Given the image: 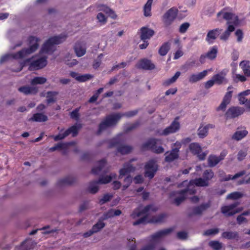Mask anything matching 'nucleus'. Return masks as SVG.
Instances as JSON below:
<instances>
[{
    "label": "nucleus",
    "mask_w": 250,
    "mask_h": 250,
    "mask_svg": "<svg viewBox=\"0 0 250 250\" xmlns=\"http://www.w3.org/2000/svg\"><path fill=\"white\" fill-rule=\"evenodd\" d=\"M231 97H232V91H228L226 93V95H225L222 102H223L224 103H225L227 104H229L230 102Z\"/></svg>",
    "instance_id": "nucleus-45"
},
{
    "label": "nucleus",
    "mask_w": 250,
    "mask_h": 250,
    "mask_svg": "<svg viewBox=\"0 0 250 250\" xmlns=\"http://www.w3.org/2000/svg\"><path fill=\"white\" fill-rule=\"evenodd\" d=\"M177 236L179 238L184 239L187 238V234L185 232H180L178 233Z\"/></svg>",
    "instance_id": "nucleus-60"
},
{
    "label": "nucleus",
    "mask_w": 250,
    "mask_h": 250,
    "mask_svg": "<svg viewBox=\"0 0 250 250\" xmlns=\"http://www.w3.org/2000/svg\"><path fill=\"white\" fill-rule=\"evenodd\" d=\"M248 213L246 212L243 213L242 214L239 215L237 219V222L239 224H242L247 222L246 219L245 218L244 216L248 215Z\"/></svg>",
    "instance_id": "nucleus-49"
},
{
    "label": "nucleus",
    "mask_w": 250,
    "mask_h": 250,
    "mask_svg": "<svg viewBox=\"0 0 250 250\" xmlns=\"http://www.w3.org/2000/svg\"><path fill=\"white\" fill-rule=\"evenodd\" d=\"M154 34V30L147 26L143 27L140 29V36L142 40L149 39Z\"/></svg>",
    "instance_id": "nucleus-13"
},
{
    "label": "nucleus",
    "mask_w": 250,
    "mask_h": 250,
    "mask_svg": "<svg viewBox=\"0 0 250 250\" xmlns=\"http://www.w3.org/2000/svg\"><path fill=\"white\" fill-rule=\"evenodd\" d=\"M228 72V70L224 69L219 73L214 75L213 78L215 81V83L217 84L227 83L228 80L226 78V75Z\"/></svg>",
    "instance_id": "nucleus-10"
},
{
    "label": "nucleus",
    "mask_w": 250,
    "mask_h": 250,
    "mask_svg": "<svg viewBox=\"0 0 250 250\" xmlns=\"http://www.w3.org/2000/svg\"><path fill=\"white\" fill-rule=\"evenodd\" d=\"M103 91V88H100L97 93H96L95 95H94L89 100L90 102H93L95 101L98 97V94H99L100 93H101Z\"/></svg>",
    "instance_id": "nucleus-56"
},
{
    "label": "nucleus",
    "mask_w": 250,
    "mask_h": 250,
    "mask_svg": "<svg viewBox=\"0 0 250 250\" xmlns=\"http://www.w3.org/2000/svg\"><path fill=\"white\" fill-rule=\"evenodd\" d=\"M138 66L146 69H152L154 68V65L150 61L147 60H143L139 62Z\"/></svg>",
    "instance_id": "nucleus-27"
},
{
    "label": "nucleus",
    "mask_w": 250,
    "mask_h": 250,
    "mask_svg": "<svg viewBox=\"0 0 250 250\" xmlns=\"http://www.w3.org/2000/svg\"><path fill=\"white\" fill-rule=\"evenodd\" d=\"M72 58V55L70 54H68L64 58L65 63L69 66H73L77 64V60Z\"/></svg>",
    "instance_id": "nucleus-32"
},
{
    "label": "nucleus",
    "mask_w": 250,
    "mask_h": 250,
    "mask_svg": "<svg viewBox=\"0 0 250 250\" xmlns=\"http://www.w3.org/2000/svg\"><path fill=\"white\" fill-rule=\"evenodd\" d=\"M177 91L176 88H172L168 89L166 92V95H169L170 94H174Z\"/></svg>",
    "instance_id": "nucleus-59"
},
{
    "label": "nucleus",
    "mask_w": 250,
    "mask_h": 250,
    "mask_svg": "<svg viewBox=\"0 0 250 250\" xmlns=\"http://www.w3.org/2000/svg\"><path fill=\"white\" fill-rule=\"evenodd\" d=\"M180 128V125L177 121H174L171 125L168 127L164 129L161 134L167 135L170 133H173L178 131Z\"/></svg>",
    "instance_id": "nucleus-18"
},
{
    "label": "nucleus",
    "mask_w": 250,
    "mask_h": 250,
    "mask_svg": "<svg viewBox=\"0 0 250 250\" xmlns=\"http://www.w3.org/2000/svg\"><path fill=\"white\" fill-rule=\"evenodd\" d=\"M178 9L176 7H172L168 10L163 16L162 21L165 26H169L176 17Z\"/></svg>",
    "instance_id": "nucleus-5"
},
{
    "label": "nucleus",
    "mask_w": 250,
    "mask_h": 250,
    "mask_svg": "<svg viewBox=\"0 0 250 250\" xmlns=\"http://www.w3.org/2000/svg\"><path fill=\"white\" fill-rule=\"evenodd\" d=\"M249 95H250V89H247L240 93L237 96L239 103L241 104H244L246 101L248 100L246 99L245 97Z\"/></svg>",
    "instance_id": "nucleus-30"
},
{
    "label": "nucleus",
    "mask_w": 250,
    "mask_h": 250,
    "mask_svg": "<svg viewBox=\"0 0 250 250\" xmlns=\"http://www.w3.org/2000/svg\"><path fill=\"white\" fill-rule=\"evenodd\" d=\"M132 170V168L127 166L126 167H124L120 171L119 178L122 179L124 176H127L126 178L124 180V183L123 186L124 189L127 188L131 181L130 178L128 176V173Z\"/></svg>",
    "instance_id": "nucleus-8"
},
{
    "label": "nucleus",
    "mask_w": 250,
    "mask_h": 250,
    "mask_svg": "<svg viewBox=\"0 0 250 250\" xmlns=\"http://www.w3.org/2000/svg\"><path fill=\"white\" fill-rule=\"evenodd\" d=\"M180 75V72L179 71L177 72L172 78L166 81L164 83V84L166 85H169L173 83L176 81Z\"/></svg>",
    "instance_id": "nucleus-40"
},
{
    "label": "nucleus",
    "mask_w": 250,
    "mask_h": 250,
    "mask_svg": "<svg viewBox=\"0 0 250 250\" xmlns=\"http://www.w3.org/2000/svg\"><path fill=\"white\" fill-rule=\"evenodd\" d=\"M217 18L219 21L225 19L229 24L227 29L220 36L221 40L226 41L229 38L230 33L234 30L235 27L233 25H236L239 23L238 17L231 12L223 10L217 14Z\"/></svg>",
    "instance_id": "nucleus-3"
},
{
    "label": "nucleus",
    "mask_w": 250,
    "mask_h": 250,
    "mask_svg": "<svg viewBox=\"0 0 250 250\" xmlns=\"http://www.w3.org/2000/svg\"><path fill=\"white\" fill-rule=\"evenodd\" d=\"M46 81V79L44 77H35L31 81V84L35 85L37 84H41L45 83Z\"/></svg>",
    "instance_id": "nucleus-39"
},
{
    "label": "nucleus",
    "mask_w": 250,
    "mask_h": 250,
    "mask_svg": "<svg viewBox=\"0 0 250 250\" xmlns=\"http://www.w3.org/2000/svg\"><path fill=\"white\" fill-rule=\"evenodd\" d=\"M135 183H140L142 182V177L141 176H138L134 178Z\"/></svg>",
    "instance_id": "nucleus-64"
},
{
    "label": "nucleus",
    "mask_w": 250,
    "mask_h": 250,
    "mask_svg": "<svg viewBox=\"0 0 250 250\" xmlns=\"http://www.w3.org/2000/svg\"><path fill=\"white\" fill-rule=\"evenodd\" d=\"M189 27V24L188 22H185L182 24L179 27V32L181 33H184Z\"/></svg>",
    "instance_id": "nucleus-48"
},
{
    "label": "nucleus",
    "mask_w": 250,
    "mask_h": 250,
    "mask_svg": "<svg viewBox=\"0 0 250 250\" xmlns=\"http://www.w3.org/2000/svg\"><path fill=\"white\" fill-rule=\"evenodd\" d=\"M227 151L226 150H223L220 156L217 157L214 155H210L208 159V165L210 167H213L217 164L221 160H223L224 157L226 156Z\"/></svg>",
    "instance_id": "nucleus-16"
},
{
    "label": "nucleus",
    "mask_w": 250,
    "mask_h": 250,
    "mask_svg": "<svg viewBox=\"0 0 250 250\" xmlns=\"http://www.w3.org/2000/svg\"><path fill=\"white\" fill-rule=\"evenodd\" d=\"M244 174V173L241 172L238 173L236 174L233 177H231V176L229 175L228 178H226V180H229V179H234L235 180L237 178H239L240 179L238 180L237 182L238 184H242L244 183H249L250 184V177L249 178H247L246 180H242L241 176H242Z\"/></svg>",
    "instance_id": "nucleus-25"
},
{
    "label": "nucleus",
    "mask_w": 250,
    "mask_h": 250,
    "mask_svg": "<svg viewBox=\"0 0 250 250\" xmlns=\"http://www.w3.org/2000/svg\"><path fill=\"white\" fill-rule=\"evenodd\" d=\"M244 74L248 77H250V62L248 61H243L239 64Z\"/></svg>",
    "instance_id": "nucleus-26"
},
{
    "label": "nucleus",
    "mask_w": 250,
    "mask_h": 250,
    "mask_svg": "<svg viewBox=\"0 0 250 250\" xmlns=\"http://www.w3.org/2000/svg\"><path fill=\"white\" fill-rule=\"evenodd\" d=\"M247 153L246 151H240L238 154V159L240 160H243L246 156Z\"/></svg>",
    "instance_id": "nucleus-58"
},
{
    "label": "nucleus",
    "mask_w": 250,
    "mask_h": 250,
    "mask_svg": "<svg viewBox=\"0 0 250 250\" xmlns=\"http://www.w3.org/2000/svg\"><path fill=\"white\" fill-rule=\"evenodd\" d=\"M78 129L77 126H73L63 132L60 133L58 135L54 136V139L55 141H58L63 139L65 137L70 134H71L73 136H74L77 134Z\"/></svg>",
    "instance_id": "nucleus-11"
},
{
    "label": "nucleus",
    "mask_w": 250,
    "mask_h": 250,
    "mask_svg": "<svg viewBox=\"0 0 250 250\" xmlns=\"http://www.w3.org/2000/svg\"><path fill=\"white\" fill-rule=\"evenodd\" d=\"M215 83V81H214L213 78L212 77V78L211 80H209L207 81L205 83V87L206 88L208 89V88H209L211 87H212Z\"/></svg>",
    "instance_id": "nucleus-52"
},
{
    "label": "nucleus",
    "mask_w": 250,
    "mask_h": 250,
    "mask_svg": "<svg viewBox=\"0 0 250 250\" xmlns=\"http://www.w3.org/2000/svg\"><path fill=\"white\" fill-rule=\"evenodd\" d=\"M235 35L236 37L237 42H241L243 41L244 38V33L241 29H237L235 32Z\"/></svg>",
    "instance_id": "nucleus-44"
},
{
    "label": "nucleus",
    "mask_w": 250,
    "mask_h": 250,
    "mask_svg": "<svg viewBox=\"0 0 250 250\" xmlns=\"http://www.w3.org/2000/svg\"><path fill=\"white\" fill-rule=\"evenodd\" d=\"M183 55V51L179 49L174 53V59L175 60H177V59H179L180 57H181V56H182Z\"/></svg>",
    "instance_id": "nucleus-57"
},
{
    "label": "nucleus",
    "mask_w": 250,
    "mask_h": 250,
    "mask_svg": "<svg viewBox=\"0 0 250 250\" xmlns=\"http://www.w3.org/2000/svg\"><path fill=\"white\" fill-rule=\"evenodd\" d=\"M217 52V47L215 46H214L210 48V49L208 51L206 55H202L201 57V59H202L205 58H207L209 60H213L216 57Z\"/></svg>",
    "instance_id": "nucleus-22"
},
{
    "label": "nucleus",
    "mask_w": 250,
    "mask_h": 250,
    "mask_svg": "<svg viewBox=\"0 0 250 250\" xmlns=\"http://www.w3.org/2000/svg\"><path fill=\"white\" fill-rule=\"evenodd\" d=\"M218 232V230L216 229H213L207 230L205 232V234L206 235H212L215 234Z\"/></svg>",
    "instance_id": "nucleus-61"
},
{
    "label": "nucleus",
    "mask_w": 250,
    "mask_h": 250,
    "mask_svg": "<svg viewBox=\"0 0 250 250\" xmlns=\"http://www.w3.org/2000/svg\"><path fill=\"white\" fill-rule=\"evenodd\" d=\"M98 183H93L90 184L88 190L92 193H96L98 190Z\"/></svg>",
    "instance_id": "nucleus-46"
},
{
    "label": "nucleus",
    "mask_w": 250,
    "mask_h": 250,
    "mask_svg": "<svg viewBox=\"0 0 250 250\" xmlns=\"http://www.w3.org/2000/svg\"><path fill=\"white\" fill-rule=\"evenodd\" d=\"M212 71L211 69L205 70L197 74H193L189 77V81L191 83L197 82L204 78L209 72Z\"/></svg>",
    "instance_id": "nucleus-15"
},
{
    "label": "nucleus",
    "mask_w": 250,
    "mask_h": 250,
    "mask_svg": "<svg viewBox=\"0 0 250 250\" xmlns=\"http://www.w3.org/2000/svg\"><path fill=\"white\" fill-rule=\"evenodd\" d=\"M102 11L107 16L110 17L112 19H115L117 18V15L114 11L107 6H102Z\"/></svg>",
    "instance_id": "nucleus-31"
},
{
    "label": "nucleus",
    "mask_w": 250,
    "mask_h": 250,
    "mask_svg": "<svg viewBox=\"0 0 250 250\" xmlns=\"http://www.w3.org/2000/svg\"><path fill=\"white\" fill-rule=\"evenodd\" d=\"M242 196V194L238 192L231 193L227 196V198L236 199Z\"/></svg>",
    "instance_id": "nucleus-51"
},
{
    "label": "nucleus",
    "mask_w": 250,
    "mask_h": 250,
    "mask_svg": "<svg viewBox=\"0 0 250 250\" xmlns=\"http://www.w3.org/2000/svg\"><path fill=\"white\" fill-rule=\"evenodd\" d=\"M79 116L78 110L76 109L71 113V117L72 118L77 119Z\"/></svg>",
    "instance_id": "nucleus-62"
},
{
    "label": "nucleus",
    "mask_w": 250,
    "mask_h": 250,
    "mask_svg": "<svg viewBox=\"0 0 250 250\" xmlns=\"http://www.w3.org/2000/svg\"><path fill=\"white\" fill-rule=\"evenodd\" d=\"M145 213V212H137V213H136V212H135L131 215V216L133 218H135L137 217L143 218L145 216V215H144ZM146 222V219L145 218H141V219H140L139 221L134 222L133 224L137 225V224H140L142 223H145Z\"/></svg>",
    "instance_id": "nucleus-37"
},
{
    "label": "nucleus",
    "mask_w": 250,
    "mask_h": 250,
    "mask_svg": "<svg viewBox=\"0 0 250 250\" xmlns=\"http://www.w3.org/2000/svg\"><path fill=\"white\" fill-rule=\"evenodd\" d=\"M104 223L102 221H99L96 224H95L92 228V231H90L89 234L87 235L85 234V236H88L90 235L92 233L96 232L99 231L100 229H103L104 227Z\"/></svg>",
    "instance_id": "nucleus-33"
},
{
    "label": "nucleus",
    "mask_w": 250,
    "mask_h": 250,
    "mask_svg": "<svg viewBox=\"0 0 250 250\" xmlns=\"http://www.w3.org/2000/svg\"><path fill=\"white\" fill-rule=\"evenodd\" d=\"M248 132L245 128L238 129L233 135L232 138L239 141L247 136Z\"/></svg>",
    "instance_id": "nucleus-24"
},
{
    "label": "nucleus",
    "mask_w": 250,
    "mask_h": 250,
    "mask_svg": "<svg viewBox=\"0 0 250 250\" xmlns=\"http://www.w3.org/2000/svg\"><path fill=\"white\" fill-rule=\"evenodd\" d=\"M153 0H147L146 2L143 7V15L146 18H149L152 16V5Z\"/></svg>",
    "instance_id": "nucleus-20"
},
{
    "label": "nucleus",
    "mask_w": 250,
    "mask_h": 250,
    "mask_svg": "<svg viewBox=\"0 0 250 250\" xmlns=\"http://www.w3.org/2000/svg\"><path fill=\"white\" fill-rule=\"evenodd\" d=\"M170 46L168 43L163 45L159 49V53L162 56L166 55L169 50Z\"/></svg>",
    "instance_id": "nucleus-43"
},
{
    "label": "nucleus",
    "mask_w": 250,
    "mask_h": 250,
    "mask_svg": "<svg viewBox=\"0 0 250 250\" xmlns=\"http://www.w3.org/2000/svg\"><path fill=\"white\" fill-rule=\"evenodd\" d=\"M157 144V141L154 139L151 140L148 143V147L152 148L153 151L157 153L163 152L164 149L161 146L157 147L156 146Z\"/></svg>",
    "instance_id": "nucleus-29"
},
{
    "label": "nucleus",
    "mask_w": 250,
    "mask_h": 250,
    "mask_svg": "<svg viewBox=\"0 0 250 250\" xmlns=\"http://www.w3.org/2000/svg\"><path fill=\"white\" fill-rule=\"evenodd\" d=\"M209 245L212 249L215 250H219L222 247L221 244L217 241L210 242Z\"/></svg>",
    "instance_id": "nucleus-47"
},
{
    "label": "nucleus",
    "mask_w": 250,
    "mask_h": 250,
    "mask_svg": "<svg viewBox=\"0 0 250 250\" xmlns=\"http://www.w3.org/2000/svg\"><path fill=\"white\" fill-rule=\"evenodd\" d=\"M111 197V196L109 194L104 195L100 200V202L101 204H104L108 201H109Z\"/></svg>",
    "instance_id": "nucleus-54"
},
{
    "label": "nucleus",
    "mask_w": 250,
    "mask_h": 250,
    "mask_svg": "<svg viewBox=\"0 0 250 250\" xmlns=\"http://www.w3.org/2000/svg\"><path fill=\"white\" fill-rule=\"evenodd\" d=\"M115 177V174H111L109 176H104L100 179L98 183L104 184L108 183L112 180V179H113Z\"/></svg>",
    "instance_id": "nucleus-38"
},
{
    "label": "nucleus",
    "mask_w": 250,
    "mask_h": 250,
    "mask_svg": "<svg viewBox=\"0 0 250 250\" xmlns=\"http://www.w3.org/2000/svg\"><path fill=\"white\" fill-rule=\"evenodd\" d=\"M118 115H114L108 117L104 122L100 125V128L102 129L106 126H111L114 125L120 119Z\"/></svg>",
    "instance_id": "nucleus-19"
},
{
    "label": "nucleus",
    "mask_w": 250,
    "mask_h": 250,
    "mask_svg": "<svg viewBox=\"0 0 250 250\" xmlns=\"http://www.w3.org/2000/svg\"><path fill=\"white\" fill-rule=\"evenodd\" d=\"M19 91L25 94H35L37 90L35 88L24 86L19 88Z\"/></svg>",
    "instance_id": "nucleus-36"
},
{
    "label": "nucleus",
    "mask_w": 250,
    "mask_h": 250,
    "mask_svg": "<svg viewBox=\"0 0 250 250\" xmlns=\"http://www.w3.org/2000/svg\"><path fill=\"white\" fill-rule=\"evenodd\" d=\"M209 125H202L198 129V135L200 138H204L207 136Z\"/></svg>",
    "instance_id": "nucleus-34"
},
{
    "label": "nucleus",
    "mask_w": 250,
    "mask_h": 250,
    "mask_svg": "<svg viewBox=\"0 0 250 250\" xmlns=\"http://www.w3.org/2000/svg\"><path fill=\"white\" fill-rule=\"evenodd\" d=\"M28 42V48L23 49L14 55H5L1 58V61L3 62L10 58L25 59L24 64L28 65L30 69H39L44 67L47 64V61L44 58L37 59L33 57L30 59H26L37 50L39 45L38 39L35 37H30Z\"/></svg>",
    "instance_id": "nucleus-1"
},
{
    "label": "nucleus",
    "mask_w": 250,
    "mask_h": 250,
    "mask_svg": "<svg viewBox=\"0 0 250 250\" xmlns=\"http://www.w3.org/2000/svg\"><path fill=\"white\" fill-rule=\"evenodd\" d=\"M70 75L76 80L80 82H84L91 78V76L89 74L81 75L75 72H71Z\"/></svg>",
    "instance_id": "nucleus-21"
},
{
    "label": "nucleus",
    "mask_w": 250,
    "mask_h": 250,
    "mask_svg": "<svg viewBox=\"0 0 250 250\" xmlns=\"http://www.w3.org/2000/svg\"><path fill=\"white\" fill-rule=\"evenodd\" d=\"M157 169V166L153 161H149L146 166V176L152 178Z\"/></svg>",
    "instance_id": "nucleus-12"
},
{
    "label": "nucleus",
    "mask_w": 250,
    "mask_h": 250,
    "mask_svg": "<svg viewBox=\"0 0 250 250\" xmlns=\"http://www.w3.org/2000/svg\"><path fill=\"white\" fill-rule=\"evenodd\" d=\"M227 105L222 102L219 106L216 108V111L220 113H223L225 111Z\"/></svg>",
    "instance_id": "nucleus-50"
},
{
    "label": "nucleus",
    "mask_w": 250,
    "mask_h": 250,
    "mask_svg": "<svg viewBox=\"0 0 250 250\" xmlns=\"http://www.w3.org/2000/svg\"><path fill=\"white\" fill-rule=\"evenodd\" d=\"M246 107V109L250 112V99L246 101L244 104Z\"/></svg>",
    "instance_id": "nucleus-63"
},
{
    "label": "nucleus",
    "mask_w": 250,
    "mask_h": 250,
    "mask_svg": "<svg viewBox=\"0 0 250 250\" xmlns=\"http://www.w3.org/2000/svg\"><path fill=\"white\" fill-rule=\"evenodd\" d=\"M115 216L113 213V209L109 210L104 215V219H107L109 218L113 217Z\"/></svg>",
    "instance_id": "nucleus-55"
},
{
    "label": "nucleus",
    "mask_w": 250,
    "mask_h": 250,
    "mask_svg": "<svg viewBox=\"0 0 250 250\" xmlns=\"http://www.w3.org/2000/svg\"><path fill=\"white\" fill-rule=\"evenodd\" d=\"M47 117L45 115L41 113H37L30 119V120L36 122H44L47 120Z\"/></svg>",
    "instance_id": "nucleus-35"
},
{
    "label": "nucleus",
    "mask_w": 250,
    "mask_h": 250,
    "mask_svg": "<svg viewBox=\"0 0 250 250\" xmlns=\"http://www.w3.org/2000/svg\"><path fill=\"white\" fill-rule=\"evenodd\" d=\"M242 208L237 207V204H234L230 206H225L222 208V212L227 216L232 215L236 213L240 212Z\"/></svg>",
    "instance_id": "nucleus-7"
},
{
    "label": "nucleus",
    "mask_w": 250,
    "mask_h": 250,
    "mask_svg": "<svg viewBox=\"0 0 250 250\" xmlns=\"http://www.w3.org/2000/svg\"><path fill=\"white\" fill-rule=\"evenodd\" d=\"M213 175V173L211 171H207L204 174V176L206 178L205 179L199 178L195 180H192L189 183L188 181H184L181 186L185 188L179 193L180 199L176 198L175 200V204L177 205H179L186 198H190L191 201L193 203L198 202L199 200L198 197L196 196L190 197L189 196L194 193L196 190L195 189V186L204 187L208 186V180L212 178Z\"/></svg>",
    "instance_id": "nucleus-2"
},
{
    "label": "nucleus",
    "mask_w": 250,
    "mask_h": 250,
    "mask_svg": "<svg viewBox=\"0 0 250 250\" xmlns=\"http://www.w3.org/2000/svg\"><path fill=\"white\" fill-rule=\"evenodd\" d=\"M65 38L66 36L64 35L54 36L49 38L43 45L41 53L44 54L51 52L54 49V46L62 43Z\"/></svg>",
    "instance_id": "nucleus-4"
},
{
    "label": "nucleus",
    "mask_w": 250,
    "mask_h": 250,
    "mask_svg": "<svg viewBox=\"0 0 250 250\" xmlns=\"http://www.w3.org/2000/svg\"><path fill=\"white\" fill-rule=\"evenodd\" d=\"M74 49L76 56L78 57L83 56L86 53L85 46L80 43H77L74 46Z\"/></svg>",
    "instance_id": "nucleus-23"
},
{
    "label": "nucleus",
    "mask_w": 250,
    "mask_h": 250,
    "mask_svg": "<svg viewBox=\"0 0 250 250\" xmlns=\"http://www.w3.org/2000/svg\"><path fill=\"white\" fill-rule=\"evenodd\" d=\"M176 148H173L171 152H167L166 153L165 160L166 162H170L178 158V148L181 146V144L179 142H176L174 144Z\"/></svg>",
    "instance_id": "nucleus-9"
},
{
    "label": "nucleus",
    "mask_w": 250,
    "mask_h": 250,
    "mask_svg": "<svg viewBox=\"0 0 250 250\" xmlns=\"http://www.w3.org/2000/svg\"><path fill=\"white\" fill-rule=\"evenodd\" d=\"M57 93L54 92H47L46 94L47 102L48 103H52L56 99Z\"/></svg>",
    "instance_id": "nucleus-42"
},
{
    "label": "nucleus",
    "mask_w": 250,
    "mask_h": 250,
    "mask_svg": "<svg viewBox=\"0 0 250 250\" xmlns=\"http://www.w3.org/2000/svg\"><path fill=\"white\" fill-rule=\"evenodd\" d=\"M222 30L219 28H215L209 30L207 35L206 40L209 43H212L214 42V40L220 34Z\"/></svg>",
    "instance_id": "nucleus-17"
},
{
    "label": "nucleus",
    "mask_w": 250,
    "mask_h": 250,
    "mask_svg": "<svg viewBox=\"0 0 250 250\" xmlns=\"http://www.w3.org/2000/svg\"><path fill=\"white\" fill-rule=\"evenodd\" d=\"M234 82H245L247 80L246 77L243 75L241 74H234V72H233V76H232Z\"/></svg>",
    "instance_id": "nucleus-41"
},
{
    "label": "nucleus",
    "mask_w": 250,
    "mask_h": 250,
    "mask_svg": "<svg viewBox=\"0 0 250 250\" xmlns=\"http://www.w3.org/2000/svg\"><path fill=\"white\" fill-rule=\"evenodd\" d=\"M245 111V109L242 107H231L226 113L225 116L226 119L234 118L242 114Z\"/></svg>",
    "instance_id": "nucleus-6"
},
{
    "label": "nucleus",
    "mask_w": 250,
    "mask_h": 250,
    "mask_svg": "<svg viewBox=\"0 0 250 250\" xmlns=\"http://www.w3.org/2000/svg\"><path fill=\"white\" fill-rule=\"evenodd\" d=\"M105 14L102 11V8L100 9V12H99L96 16V19L98 23L100 25H104L107 22V17Z\"/></svg>",
    "instance_id": "nucleus-28"
},
{
    "label": "nucleus",
    "mask_w": 250,
    "mask_h": 250,
    "mask_svg": "<svg viewBox=\"0 0 250 250\" xmlns=\"http://www.w3.org/2000/svg\"><path fill=\"white\" fill-rule=\"evenodd\" d=\"M189 149L191 152L195 154L200 159H204L206 156V154L202 152L201 148L198 144L192 143L189 145Z\"/></svg>",
    "instance_id": "nucleus-14"
},
{
    "label": "nucleus",
    "mask_w": 250,
    "mask_h": 250,
    "mask_svg": "<svg viewBox=\"0 0 250 250\" xmlns=\"http://www.w3.org/2000/svg\"><path fill=\"white\" fill-rule=\"evenodd\" d=\"M70 144H71L70 143H68V144H59L58 145H57L56 146L51 147L50 148V150H52V151H53V150H55L57 149L63 148L66 147L68 145H70Z\"/></svg>",
    "instance_id": "nucleus-53"
}]
</instances>
